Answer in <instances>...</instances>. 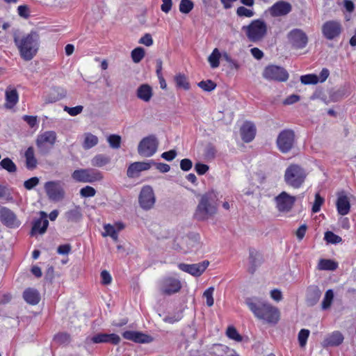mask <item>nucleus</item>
Segmentation results:
<instances>
[{
	"label": "nucleus",
	"instance_id": "f257e3e1",
	"mask_svg": "<svg viewBox=\"0 0 356 356\" xmlns=\"http://www.w3.org/2000/svg\"><path fill=\"white\" fill-rule=\"evenodd\" d=\"M245 303L250 311L259 319L270 323H277L280 319L279 309L267 301L257 297L247 298Z\"/></svg>",
	"mask_w": 356,
	"mask_h": 356
},
{
	"label": "nucleus",
	"instance_id": "f03ea898",
	"mask_svg": "<svg viewBox=\"0 0 356 356\" xmlns=\"http://www.w3.org/2000/svg\"><path fill=\"white\" fill-rule=\"evenodd\" d=\"M13 40L23 60H31L37 54L40 47V36L36 31H31L22 37L15 33Z\"/></svg>",
	"mask_w": 356,
	"mask_h": 356
},
{
	"label": "nucleus",
	"instance_id": "7ed1b4c3",
	"mask_svg": "<svg viewBox=\"0 0 356 356\" xmlns=\"http://www.w3.org/2000/svg\"><path fill=\"white\" fill-rule=\"evenodd\" d=\"M218 193L211 190L201 196L195 209L194 217L198 221H204L212 218L218 211Z\"/></svg>",
	"mask_w": 356,
	"mask_h": 356
},
{
	"label": "nucleus",
	"instance_id": "20e7f679",
	"mask_svg": "<svg viewBox=\"0 0 356 356\" xmlns=\"http://www.w3.org/2000/svg\"><path fill=\"white\" fill-rule=\"evenodd\" d=\"M307 177L304 168L297 164L290 165L285 170L284 181L286 184L293 188L302 186Z\"/></svg>",
	"mask_w": 356,
	"mask_h": 356
},
{
	"label": "nucleus",
	"instance_id": "39448f33",
	"mask_svg": "<svg viewBox=\"0 0 356 356\" xmlns=\"http://www.w3.org/2000/svg\"><path fill=\"white\" fill-rule=\"evenodd\" d=\"M242 30L251 42H256L261 40L267 34V24L261 19L252 20L248 25L243 26Z\"/></svg>",
	"mask_w": 356,
	"mask_h": 356
},
{
	"label": "nucleus",
	"instance_id": "423d86ee",
	"mask_svg": "<svg viewBox=\"0 0 356 356\" xmlns=\"http://www.w3.org/2000/svg\"><path fill=\"white\" fill-rule=\"evenodd\" d=\"M72 178L76 182L94 183L102 181L104 175L95 168H82L75 170L72 174Z\"/></svg>",
	"mask_w": 356,
	"mask_h": 356
},
{
	"label": "nucleus",
	"instance_id": "0eeeda50",
	"mask_svg": "<svg viewBox=\"0 0 356 356\" xmlns=\"http://www.w3.org/2000/svg\"><path fill=\"white\" fill-rule=\"evenodd\" d=\"M56 138L54 131H47L38 135L35 140L38 153L42 156L49 154L56 143Z\"/></svg>",
	"mask_w": 356,
	"mask_h": 356
},
{
	"label": "nucleus",
	"instance_id": "6e6552de",
	"mask_svg": "<svg viewBox=\"0 0 356 356\" xmlns=\"http://www.w3.org/2000/svg\"><path fill=\"white\" fill-rule=\"evenodd\" d=\"M295 132L290 129L282 130L277 136L276 145L278 149L283 154L289 152L295 143Z\"/></svg>",
	"mask_w": 356,
	"mask_h": 356
},
{
	"label": "nucleus",
	"instance_id": "1a4fd4ad",
	"mask_svg": "<svg viewBox=\"0 0 356 356\" xmlns=\"http://www.w3.org/2000/svg\"><path fill=\"white\" fill-rule=\"evenodd\" d=\"M159 140L154 135L143 138L138 145V153L144 157H151L157 151Z\"/></svg>",
	"mask_w": 356,
	"mask_h": 356
},
{
	"label": "nucleus",
	"instance_id": "9d476101",
	"mask_svg": "<svg viewBox=\"0 0 356 356\" xmlns=\"http://www.w3.org/2000/svg\"><path fill=\"white\" fill-rule=\"evenodd\" d=\"M181 281L172 276H165L159 281V291L166 296L178 293L181 289Z\"/></svg>",
	"mask_w": 356,
	"mask_h": 356
},
{
	"label": "nucleus",
	"instance_id": "9b49d317",
	"mask_svg": "<svg viewBox=\"0 0 356 356\" xmlns=\"http://www.w3.org/2000/svg\"><path fill=\"white\" fill-rule=\"evenodd\" d=\"M263 77L270 81L284 82L288 80L289 73L282 67L271 65L265 67Z\"/></svg>",
	"mask_w": 356,
	"mask_h": 356
},
{
	"label": "nucleus",
	"instance_id": "f8f14e48",
	"mask_svg": "<svg viewBox=\"0 0 356 356\" xmlns=\"http://www.w3.org/2000/svg\"><path fill=\"white\" fill-rule=\"evenodd\" d=\"M321 30L324 38L332 40L340 36L343 31V26L339 21L329 20L323 24Z\"/></svg>",
	"mask_w": 356,
	"mask_h": 356
},
{
	"label": "nucleus",
	"instance_id": "ddd939ff",
	"mask_svg": "<svg viewBox=\"0 0 356 356\" xmlns=\"http://www.w3.org/2000/svg\"><path fill=\"white\" fill-rule=\"evenodd\" d=\"M287 38L292 47L296 49L305 48L308 43L307 34L300 29H293L287 34Z\"/></svg>",
	"mask_w": 356,
	"mask_h": 356
},
{
	"label": "nucleus",
	"instance_id": "4468645a",
	"mask_svg": "<svg viewBox=\"0 0 356 356\" xmlns=\"http://www.w3.org/2000/svg\"><path fill=\"white\" fill-rule=\"evenodd\" d=\"M155 202L156 198L152 187L149 185L143 186L138 196V202L140 207L148 211L154 207Z\"/></svg>",
	"mask_w": 356,
	"mask_h": 356
},
{
	"label": "nucleus",
	"instance_id": "2eb2a0df",
	"mask_svg": "<svg viewBox=\"0 0 356 356\" xmlns=\"http://www.w3.org/2000/svg\"><path fill=\"white\" fill-rule=\"evenodd\" d=\"M44 190L49 200L59 201L64 198L65 191L59 181H49L44 184Z\"/></svg>",
	"mask_w": 356,
	"mask_h": 356
},
{
	"label": "nucleus",
	"instance_id": "dca6fc26",
	"mask_svg": "<svg viewBox=\"0 0 356 356\" xmlns=\"http://www.w3.org/2000/svg\"><path fill=\"white\" fill-rule=\"evenodd\" d=\"M296 198L283 191L275 197L276 207L280 212H289L293 208Z\"/></svg>",
	"mask_w": 356,
	"mask_h": 356
},
{
	"label": "nucleus",
	"instance_id": "f3484780",
	"mask_svg": "<svg viewBox=\"0 0 356 356\" xmlns=\"http://www.w3.org/2000/svg\"><path fill=\"white\" fill-rule=\"evenodd\" d=\"M209 265L208 260H204L197 264H188L180 263L178 264L179 270L186 272L194 277H200Z\"/></svg>",
	"mask_w": 356,
	"mask_h": 356
},
{
	"label": "nucleus",
	"instance_id": "a211bd4d",
	"mask_svg": "<svg viewBox=\"0 0 356 356\" xmlns=\"http://www.w3.org/2000/svg\"><path fill=\"white\" fill-rule=\"evenodd\" d=\"M87 340H90L92 343H111L113 345H118L121 341L120 337L115 333L106 334L102 332L97 333L90 338H87Z\"/></svg>",
	"mask_w": 356,
	"mask_h": 356
},
{
	"label": "nucleus",
	"instance_id": "6ab92c4d",
	"mask_svg": "<svg viewBox=\"0 0 356 356\" xmlns=\"http://www.w3.org/2000/svg\"><path fill=\"white\" fill-rule=\"evenodd\" d=\"M40 218L35 219L32 222L31 235L35 236L38 234H43L46 232L49 226L47 215L44 211H40Z\"/></svg>",
	"mask_w": 356,
	"mask_h": 356
},
{
	"label": "nucleus",
	"instance_id": "aec40b11",
	"mask_svg": "<svg viewBox=\"0 0 356 356\" xmlns=\"http://www.w3.org/2000/svg\"><path fill=\"white\" fill-rule=\"evenodd\" d=\"M152 164H154V161L152 160L147 162H134L128 167L127 175L129 178L138 177L140 172L149 170L152 166Z\"/></svg>",
	"mask_w": 356,
	"mask_h": 356
},
{
	"label": "nucleus",
	"instance_id": "412c9836",
	"mask_svg": "<svg viewBox=\"0 0 356 356\" xmlns=\"http://www.w3.org/2000/svg\"><path fill=\"white\" fill-rule=\"evenodd\" d=\"M0 221L8 227H15L19 225L16 215L8 208L2 207L0 208Z\"/></svg>",
	"mask_w": 356,
	"mask_h": 356
},
{
	"label": "nucleus",
	"instance_id": "4be33fe9",
	"mask_svg": "<svg viewBox=\"0 0 356 356\" xmlns=\"http://www.w3.org/2000/svg\"><path fill=\"white\" fill-rule=\"evenodd\" d=\"M122 337L125 339L138 343H148L153 341L152 336L137 331H125L122 333Z\"/></svg>",
	"mask_w": 356,
	"mask_h": 356
},
{
	"label": "nucleus",
	"instance_id": "5701e85b",
	"mask_svg": "<svg viewBox=\"0 0 356 356\" xmlns=\"http://www.w3.org/2000/svg\"><path fill=\"white\" fill-rule=\"evenodd\" d=\"M336 207L338 213L341 216H346L350 212V200L344 191H341L337 193Z\"/></svg>",
	"mask_w": 356,
	"mask_h": 356
},
{
	"label": "nucleus",
	"instance_id": "b1692460",
	"mask_svg": "<svg viewBox=\"0 0 356 356\" xmlns=\"http://www.w3.org/2000/svg\"><path fill=\"white\" fill-rule=\"evenodd\" d=\"M292 10V6L290 3L284 1H280L274 3L270 8V12L273 17L284 16Z\"/></svg>",
	"mask_w": 356,
	"mask_h": 356
},
{
	"label": "nucleus",
	"instance_id": "393cba45",
	"mask_svg": "<svg viewBox=\"0 0 356 356\" xmlns=\"http://www.w3.org/2000/svg\"><path fill=\"white\" fill-rule=\"evenodd\" d=\"M248 259L250 266L248 270L250 274L253 275L257 268L262 264L263 257L254 248H250Z\"/></svg>",
	"mask_w": 356,
	"mask_h": 356
},
{
	"label": "nucleus",
	"instance_id": "a878e982",
	"mask_svg": "<svg viewBox=\"0 0 356 356\" xmlns=\"http://www.w3.org/2000/svg\"><path fill=\"white\" fill-rule=\"evenodd\" d=\"M256 131V127L252 122H245L240 130L241 139L245 143L251 142L255 137Z\"/></svg>",
	"mask_w": 356,
	"mask_h": 356
},
{
	"label": "nucleus",
	"instance_id": "bb28decb",
	"mask_svg": "<svg viewBox=\"0 0 356 356\" xmlns=\"http://www.w3.org/2000/svg\"><path fill=\"white\" fill-rule=\"evenodd\" d=\"M321 296V291L317 286H310L307 291L306 303L309 307H313L317 304Z\"/></svg>",
	"mask_w": 356,
	"mask_h": 356
},
{
	"label": "nucleus",
	"instance_id": "cd10ccee",
	"mask_svg": "<svg viewBox=\"0 0 356 356\" xmlns=\"http://www.w3.org/2000/svg\"><path fill=\"white\" fill-rule=\"evenodd\" d=\"M24 300L29 305H35L40 300L39 291L34 288H27L23 292Z\"/></svg>",
	"mask_w": 356,
	"mask_h": 356
},
{
	"label": "nucleus",
	"instance_id": "c85d7f7f",
	"mask_svg": "<svg viewBox=\"0 0 356 356\" xmlns=\"http://www.w3.org/2000/svg\"><path fill=\"white\" fill-rule=\"evenodd\" d=\"M137 97L145 102H149L152 96V88L147 83L141 84L136 90Z\"/></svg>",
	"mask_w": 356,
	"mask_h": 356
},
{
	"label": "nucleus",
	"instance_id": "c756f323",
	"mask_svg": "<svg viewBox=\"0 0 356 356\" xmlns=\"http://www.w3.org/2000/svg\"><path fill=\"white\" fill-rule=\"evenodd\" d=\"M343 339V336L340 332L335 331L325 339L324 343L328 346H338L342 343Z\"/></svg>",
	"mask_w": 356,
	"mask_h": 356
},
{
	"label": "nucleus",
	"instance_id": "7c9ffc66",
	"mask_svg": "<svg viewBox=\"0 0 356 356\" xmlns=\"http://www.w3.org/2000/svg\"><path fill=\"white\" fill-rule=\"evenodd\" d=\"M111 161V158L110 156L99 154L95 155L91 159V165L94 167L102 168L107 164H109Z\"/></svg>",
	"mask_w": 356,
	"mask_h": 356
},
{
	"label": "nucleus",
	"instance_id": "2f4dec72",
	"mask_svg": "<svg viewBox=\"0 0 356 356\" xmlns=\"http://www.w3.org/2000/svg\"><path fill=\"white\" fill-rule=\"evenodd\" d=\"M65 217L67 222H76L82 218L81 208L79 206L65 212Z\"/></svg>",
	"mask_w": 356,
	"mask_h": 356
},
{
	"label": "nucleus",
	"instance_id": "473e14b6",
	"mask_svg": "<svg viewBox=\"0 0 356 356\" xmlns=\"http://www.w3.org/2000/svg\"><path fill=\"white\" fill-rule=\"evenodd\" d=\"M26 166L28 169H34L37 165V159L35 157L34 149L32 146L29 147L25 152Z\"/></svg>",
	"mask_w": 356,
	"mask_h": 356
},
{
	"label": "nucleus",
	"instance_id": "72a5a7b5",
	"mask_svg": "<svg viewBox=\"0 0 356 356\" xmlns=\"http://www.w3.org/2000/svg\"><path fill=\"white\" fill-rule=\"evenodd\" d=\"M18 92L16 89L6 91V106L8 108L13 107L18 102Z\"/></svg>",
	"mask_w": 356,
	"mask_h": 356
},
{
	"label": "nucleus",
	"instance_id": "f704fd0d",
	"mask_svg": "<svg viewBox=\"0 0 356 356\" xmlns=\"http://www.w3.org/2000/svg\"><path fill=\"white\" fill-rule=\"evenodd\" d=\"M337 267L338 264L331 259H321L318 264V269L322 270H334Z\"/></svg>",
	"mask_w": 356,
	"mask_h": 356
},
{
	"label": "nucleus",
	"instance_id": "c9c22d12",
	"mask_svg": "<svg viewBox=\"0 0 356 356\" xmlns=\"http://www.w3.org/2000/svg\"><path fill=\"white\" fill-rule=\"evenodd\" d=\"M176 86L179 88H183L185 90L190 89V83L187 77L184 74H178L175 76Z\"/></svg>",
	"mask_w": 356,
	"mask_h": 356
},
{
	"label": "nucleus",
	"instance_id": "e433bc0d",
	"mask_svg": "<svg viewBox=\"0 0 356 356\" xmlns=\"http://www.w3.org/2000/svg\"><path fill=\"white\" fill-rule=\"evenodd\" d=\"M195 3L192 0H181L179 10L181 13L188 15L194 8Z\"/></svg>",
	"mask_w": 356,
	"mask_h": 356
},
{
	"label": "nucleus",
	"instance_id": "4c0bfd02",
	"mask_svg": "<svg viewBox=\"0 0 356 356\" xmlns=\"http://www.w3.org/2000/svg\"><path fill=\"white\" fill-rule=\"evenodd\" d=\"M97 143L98 138L90 133H88L86 134L83 147L85 149H88L95 146Z\"/></svg>",
	"mask_w": 356,
	"mask_h": 356
},
{
	"label": "nucleus",
	"instance_id": "58836bf2",
	"mask_svg": "<svg viewBox=\"0 0 356 356\" xmlns=\"http://www.w3.org/2000/svg\"><path fill=\"white\" fill-rule=\"evenodd\" d=\"M54 341L58 344H68L71 342V335L65 332H58L54 337Z\"/></svg>",
	"mask_w": 356,
	"mask_h": 356
},
{
	"label": "nucleus",
	"instance_id": "ea45409f",
	"mask_svg": "<svg viewBox=\"0 0 356 356\" xmlns=\"http://www.w3.org/2000/svg\"><path fill=\"white\" fill-rule=\"evenodd\" d=\"M334 299V292L332 289H328L326 291L323 300L321 303V308L323 310L329 309Z\"/></svg>",
	"mask_w": 356,
	"mask_h": 356
},
{
	"label": "nucleus",
	"instance_id": "a19ab883",
	"mask_svg": "<svg viewBox=\"0 0 356 356\" xmlns=\"http://www.w3.org/2000/svg\"><path fill=\"white\" fill-rule=\"evenodd\" d=\"M0 166L1 168L7 170L8 172H15L17 171V166L15 163L8 157L4 158L0 161Z\"/></svg>",
	"mask_w": 356,
	"mask_h": 356
},
{
	"label": "nucleus",
	"instance_id": "79ce46f5",
	"mask_svg": "<svg viewBox=\"0 0 356 356\" xmlns=\"http://www.w3.org/2000/svg\"><path fill=\"white\" fill-rule=\"evenodd\" d=\"M220 53L217 48H215L208 58V60L212 68H216L220 65Z\"/></svg>",
	"mask_w": 356,
	"mask_h": 356
},
{
	"label": "nucleus",
	"instance_id": "37998d69",
	"mask_svg": "<svg viewBox=\"0 0 356 356\" xmlns=\"http://www.w3.org/2000/svg\"><path fill=\"white\" fill-rule=\"evenodd\" d=\"M145 54V50L143 47H138L131 51V56L134 63H138L144 58Z\"/></svg>",
	"mask_w": 356,
	"mask_h": 356
},
{
	"label": "nucleus",
	"instance_id": "c03bdc74",
	"mask_svg": "<svg viewBox=\"0 0 356 356\" xmlns=\"http://www.w3.org/2000/svg\"><path fill=\"white\" fill-rule=\"evenodd\" d=\"M300 81L305 85L316 84L319 81V79L317 75L309 74L301 76Z\"/></svg>",
	"mask_w": 356,
	"mask_h": 356
},
{
	"label": "nucleus",
	"instance_id": "a18cd8bd",
	"mask_svg": "<svg viewBox=\"0 0 356 356\" xmlns=\"http://www.w3.org/2000/svg\"><path fill=\"white\" fill-rule=\"evenodd\" d=\"M324 239L328 243L332 244H337L342 241V238L333 233L331 231H327L325 233Z\"/></svg>",
	"mask_w": 356,
	"mask_h": 356
},
{
	"label": "nucleus",
	"instance_id": "49530a36",
	"mask_svg": "<svg viewBox=\"0 0 356 356\" xmlns=\"http://www.w3.org/2000/svg\"><path fill=\"white\" fill-rule=\"evenodd\" d=\"M109 145L113 149H118L120 147L121 137L117 134H111L107 138Z\"/></svg>",
	"mask_w": 356,
	"mask_h": 356
},
{
	"label": "nucleus",
	"instance_id": "de8ad7c7",
	"mask_svg": "<svg viewBox=\"0 0 356 356\" xmlns=\"http://www.w3.org/2000/svg\"><path fill=\"white\" fill-rule=\"evenodd\" d=\"M227 336L236 341H241L243 338L234 326H229L227 329Z\"/></svg>",
	"mask_w": 356,
	"mask_h": 356
},
{
	"label": "nucleus",
	"instance_id": "09e8293b",
	"mask_svg": "<svg viewBox=\"0 0 356 356\" xmlns=\"http://www.w3.org/2000/svg\"><path fill=\"white\" fill-rule=\"evenodd\" d=\"M197 86L203 90L207 92H211L216 87V84L210 79L202 81L197 83Z\"/></svg>",
	"mask_w": 356,
	"mask_h": 356
},
{
	"label": "nucleus",
	"instance_id": "8fccbe9b",
	"mask_svg": "<svg viewBox=\"0 0 356 356\" xmlns=\"http://www.w3.org/2000/svg\"><path fill=\"white\" fill-rule=\"evenodd\" d=\"M104 228L105 233L103 234V235L104 236H110L113 240H118V231L116 230L114 226L111 225V224H106L104 225Z\"/></svg>",
	"mask_w": 356,
	"mask_h": 356
},
{
	"label": "nucleus",
	"instance_id": "3c124183",
	"mask_svg": "<svg viewBox=\"0 0 356 356\" xmlns=\"http://www.w3.org/2000/svg\"><path fill=\"white\" fill-rule=\"evenodd\" d=\"M309 333H310L309 330H307V329H302L299 332L298 338V342H299L300 347L302 348V347L305 346V345L307 343V339L309 336Z\"/></svg>",
	"mask_w": 356,
	"mask_h": 356
},
{
	"label": "nucleus",
	"instance_id": "603ef678",
	"mask_svg": "<svg viewBox=\"0 0 356 356\" xmlns=\"http://www.w3.org/2000/svg\"><path fill=\"white\" fill-rule=\"evenodd\" d=\"M236 13L237 16L240 17H252L254 15V12L252 10L248 9L244 6H239L237 8Z\"/></svg>",
	"mask_w": 356,
	"mask_h": 356
},
{
	"label": "nucleus",
	"instance_id": "864d4df0",
	"mask_svg": "<svg viewBox=\"0 0 356 356\" xmlns=\"http://www.w3.org/2000/svg\"><path fill=\"white\" fill-rule=\"evenodd\" d=\"M216 149L215 146L209 143L204 149V156L207 159H213L216 156Z\"/></svg>",
	"mask_w": 356,
	"mask_h": 356
},
{
	"label": "nucleus",
	"instance_id": "5fc2aeb1",
	"mask_svg": "<svg viewBox=\"0 0 356 356\" xmlns=\"http://www.w3.org/2000/svg\"><path fill=\"white\" fill-rule=\"evenodd\" d=\"M95 194L96 190L90 186H86L80 190V195L82 197H93Z\"/></svg>",
	"mask_w": 356,
	"mask_h": 356
},
{
	"label": "nucleus",
	"instance_id": "6e6d98bb",
	"mask_svg": "<svg viewBox=\"0 0 356 356\" xmlns=\"http://www.w3.org/2000/svg\"><path fill=\"white\" fill-rule=\"evenodd\" d=\"M214 291V288L213 286H211L206 289L203 293V296L206 298L207 299V305L208 307H211L213 305V293Z\"/></svg>",
	"mask_w": 356,
	"mask_h": 356
},
{
	"label": "nucleus",
	"instance_id": "4d7b16f0",
	"mask_svg": "<svg viewBox=\"0 0 356 356\" xmlns=\"http://www.w3.org/2000/svg\"><path fill=\"white\" fill-rule=\"evenodd\" d=\"M324 202V199L322 197L319 193H316L315 195V200L314 204L312 208V211L313 213H317L320 211L321 205Z\"/></svg>",
	"mask_w": 356,
	"mask_h": 356
},
{
	"label": "nucleus",
	"instance_id": "13d9d810",
	"mask_svg": "<svg viewBox=\"0 0 356 356\" xmlns=\"http://www.w3.org/2000/svg\"><path fill=\"white\" fill-rule=\"evenodd\" d=\"M39 178L37 177H33L24 182V186L27 190H32L39 184Z\"/></svg>",
	"mask_w": 356,
	"mask_h": 356
},
{
	"label": "nucleus",
	"instance_id": "bf43d9fd",
	"mask_svg": "<svg viewBox=\"0 0 356 356\" xmlns=\"http://www.w3.org/2000/svg\"><path fill=\"white\" fill-rule=\"evenodd\" d=\"M183 317V315H182V313L181 312H177L176 314H172V315H168V316H166L163 321L165 322V323H175L176 322H178L179 321H180Z\"/></svg>",
	"mask_w": 356,
	"mask_h": 356
},
{
	"label": "nucleus",
	"instance_id": "052dcab7",
	"mask_svg": "<svg viewBox=\"0 0 356 356\" xmlns=\"http://www.w3.org/2000/svg\"><path fill=\"white\" fill-rule=\"evenodd\" d=\"M83 109V106L80 105L74 107H68L67 106L64 107V111H67L68 114L70 115L71 116H76L80 114L82 112Z\"/></svg>",
	"mask_w": 356,
	"mask_h": 356
},
{
	"label": "nucleus",
	"instance_id": "680f3d73",
	"mask_svg": "<svg viewBox=\"0 0 356 356\" xmlns=\"http://www.w3.org/2000/svg\"><path fill=\"white\" fill-rule=\"evenodd\" d=\"M17 12L18 15L24 19H27L30 16L29 8L26 5L19 6L17 8Z\"/></svg>",
	"mask_w": 356,
	"mask_h": 356
},
{
	"label": "nucleus",
	"instance_id": "e2e57ef3",
	"mask_svg": "<svg viewBox=\"0 0 356 356\" xmlns=\"http://www.w3.org/2000/svg\"><path fill=\"white\" fill-rule=\"evenodd\" d=\"M140 44L149 47L153 44V39L150 33H145L139 40Z\"/></svg>",
	"mask_w": 356,
	"mask_h": 356
},
{
	"label": "nucleus",
	"instance_id": "0e129e2a",
	"mask_svg": "<svg viewBox=\"0 0 356 356\" xmlns=\"http://www.w3.org/2000/svg\"><path fill=\"white\" fill-rule=\"evenodd\" d=\"M177 154L175 149H171L162 153L161 157L168 161H171L177 156Z\"/></svg>",
	"mask_w": 356,
	"mask_h": 356
},
{
	"label": "nucleus",
	"instance_id": "69168bd1",
	"mask_svg": "<svg viewBox=\"0 0 356 356\" xmlns=\"http://www.w3.org/2000/svg\"><path fill=\"white\" fill-rule=\"evenodd\" d=\"M209 166L204 163H197L195 165V170L200 175H204L209 170Z\"/></svg>",
	"mask_w": 356,
	"mask_h": 356
},
{
	"label": "nucleus",
	"instance_id": "338daca9",
	"mask_svg": "<svg viewBox=\"0 0 356 356\" xmlns=\"http://www.w3.org/2000/svg\"><path fill=\"white\" fill-rule=\"evenodd\" d=\"M101 278L102 283L104 285H108L111 283L112 277L110 273L106 270L101 272Z\"/></svg>",
	"mask_w": 356,
	"mask_h": 356
},
{
	"label": "nucleus",
	"instance_id": "774afa93",
	"mask_svg": "<svg viewBox=\"0 0 356 356\" xmlns=\"http://www.w3.org/2000/svg\"><path fill=\"white\" fill-rule=\"evenodd\" d=\"M193 163L189 159H184L180 162V168L183 171H188L191 169Z\"/></svg>",
	"mask_w": 356,
	"mask_h": 356
}]
</instances>
